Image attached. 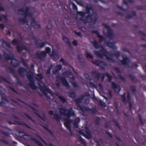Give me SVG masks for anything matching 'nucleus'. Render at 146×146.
<instances>
[{"label": "nucleus", "instance_id": "nucleus-1", "mask_svg": "<svg viewBox=\"0 0 146 146\" xmlns=\"http://www.w3.org/2000/svg\"><path fill=\"white\" fill-rule=\"evenodd\" d=\"M29 8L28 7L22 8L18 11L19 13L21 14L22 17H24V18H19V21L20 23L23 24V26H25L24 27H21L24 31H29L31 30V27L28 24V20L26 18V17L31 18L32 13L29 12Z\"/></svg>", "mask_w": 146, "mask_h": 146}, {"label": "nucleus", "instance_id": "nucleus-2", "mask_svg": "<svg viewBox=\"0 0 146 146\" xmlns=\"http://www.w3.org/2000/svg\"><path fill=\"white\" fill-rule=\"evenodd\" d=\"M59 113L61 115H63L67 118L65 119L66 121L64 122V124L70 133L72 134V131L70 124L73 121L69 119L71 116H75L74 111L72 108L68 109L65 107H62L60 109Z\"/></svg>", "mask_w": 146, "mask_h": 146}, {"label": "nucleus", "instance_id": "nucleus-3", "mask_svg": "<svg viewBox=\"0 0 146 146\" xmlns=\"http://www.w3.org/2000/svg\"><path fill=\"white\" fill-rule=\"evenodd\" d=\"M86 12L89 15L86 16V21L87 22L92 21L93 25H94L97 22L98 16L97 14L94 13L91 5L89 4H86Z\"/></svg>", "mask_w": 146, "mask_h": 146}, {"label": "nucleus", "instance_id": "nucleus-4", "mask_svg": "<svg viewBox=\"0 0 146 146\" xmlns=\"http://www.w3.org/2000/svg\"><path fill=\"white\" fill-rule=\"evenodd\" d=\"M104 27L107 29V36L110 38V40L107 43V46L113 49L116 50L117 49V47L114 45L116 43L111 41V40H113L114 37V35L113 30L106 24H104Z\"/></svg>", "mask_w": 146, "mask_h": 146}, {"label": "nucleus", "instance_id": "nucleus-5", "mask_svg": "<svg viewBox=\"0 0 146 146\" xmlns=\"http://www.w3.org/2000/svg\"><path fill=\"white\" fill-rule=\"evenodd\" d=\"M4 56L7 60H10L12 65L14 67H17L19 65L20 61L17 59L14 58V56L12 52L9 53V54L7 53H5Z\"/></svg>", "mask_w": 146, "mask_h": 146}, {"label": "nucleus", "instance_id": "nucleus-6", "mask_svg": "<svg viewBox=\"0 0 146 146\" xmlns=\"http://www.w3.org/2000/svg\"><path fill=\"white\" fill-rule=\"evenodd\" d=\"M12 43L15 45H17L16 48L18 52L20 53L23 50H25L26 51H28L29 49L28 48L21 42L16 39H14L12 41Z\"/></svg>", "mask_w": 146, "mask_h": 146}, {"label": "nucleus", "instance_id": "nucleus-7", "mask_svg": "<svg viewBox=\"0 0 146 146\" xmlns=\"http://www.w3.org/2000/svg\"><path fill=\"white\" fill-rule=\"evenodd\" d=\"M26 75L29 81V85L33 89L35 90L37 89V87L35 84V81L33 79V74L31 71L27 72Z\"/></svg>", "mask_w": 146, "mask_h": 146}, {"label": "nucleus", "instance_id": "nucleus-8", "mask_svg": "<svg viewBox=\"0 0 146 146\" xmlns=\"http://www.w3.org/2000/svg\"><path fill=\"white\" fill-rule=\"evenodd\" d=\"M38 83L40 87V90L41 92L48 99H50V96L48 95V93L50 95L53 96V94L52 91L48 88L46 86L43 85L42 86L39 85L38 82Z\"/></svg>", "mask_w": 146, "mask_h": 146}, {"label": "nucleus", "instance_id": "nucleus-9", "mask_svg": "<svg viewBox=\"0 0 146 146\" xmlns=\"http://www.w3.org/2000/svg\"><path fill=\"white\" fill-rule=\"evenodd\" d=\"M28 106L31 108L33 110V112L38 117L40 118L42 120L44 121H46V114L44 112H42V117L38 113V110L35 108H34L32 107L31 105H28Z\"/></svg>", "mask_w": 146, "mask_h": 146}, {"label": "nucleus", "instance_id": "nucleus-10", "mask_svg": "<svg viewBox=\"0 0 146 146\" xmlns=\"http://www.w3.org/2000/svg\"><path fill=\"white\" fill-rule=\"evenodd\" d=\"M46 53L44 51H38L35 54V58L40 60H43L46 56Z\"/></svg>", "mask_w": 146, "mask_h": 146}, {"label": "nucleus", "instance_id": "nucleus-11", "mask_svg": "<svg viewBox=\"0 0 146 146\" xmlns=\"http://www.w3.org/2000/svg\"><path fill=\"white\" fill-rule=\"evenodd\" d=\"M94 54L102 58H106L107 60L109 62H112L113 61V60L109 57H107L104 54L102 53V52H99L96 51H94Z\"/></svg>", "mask_w": 146, "mask_h": 146}, {"label": "nucleus", "instance_id": "nucleus-12", "mask_svg": "<svg viewBox=\"0 0 146 146\" xmlns=\"http://www.w3.org/2000/svg\"><path fill=\"white\" fill-rule=\"evenodd\" d=\"M33 39L35 42L36 47L41 48L43 47L48 42H38V40L36 37L33 35Z\"/></svg>", "mask_w": 146, "mask_h": 146}, {"label": "nucleus", "instance_id": "nucleus-13", "mask_svg": "<svg viewBox=\"0 0 146 146\" xmlns=\"http://www.w3.org/2000/svg\"><path fill=\"white\" fill-rule=\"evenodd\" d=\"M92 62L97 66L100 67L101 68V69L102 70L104 69L107 65L106 63L99 60L92 61Z\"/></svg>", "mask_w": 146, "mask_h": 146}, {"label": "nucleus", "instance_id": "nucleus-14", "mask_svg": "<svg viewBox=\"0 0 146 146\" xmlns=\"http://www.w3.org/2000/svg\"><path fill=\"white\" fill-rule=\"evenodd\" d=\"M79 133L80 134L85 136L88 139L91 138V135L90 134L89 131L88 130L87 131L80 130L79 131Z\"/></svg>", "mask_w": 146, "mask_h": 146}, {"label": "nucleus", "instance_id": "nucleus-15", "mask_svg": "<svg viewBox=\"0 0 146 146\" xmlns=\"http://www.w3.org/2000/svg\"><path fill=\"white\" fill-rule=\"evenodd\" d=\"M2 46L6 48H7L6 49L9 52V54L10 53L12 52L11 50H9V49H11V47L9 43L5 41H3L2 44Z\"/></svg>", "mask_w": 146, "mask_h": 146}, {"label": "nucleus", "instance_id": "nucleus-16", "mask_svg": "<svg viewBox=\"0 0 146 146\" xmlns=\"http://www.w3.org/2000/svg\"><path fill=\"white\" fill-rule=\"evenodd\" d=\"M17 72L19 74L23 77L25 76L27 72L26 69L23 67L19 68Z\"/></svg>", "mask_w": 146, "mask_h": 146}, {"label": "nucleus", "instance_id": "nucleus-17", "mask_svg": "<svg viewBox=\"0 0 146 146\" xmlns=\"http://www.w3.org/2000/svg\"><path fill=\"white\" fill-rule=\"evenodd\" d=\"M111 86L116 92H119L121 90L120 86L113 82H111Z\"/></svg>", "mask_w": 146, "mask_h": 146}, {"label": "nucleus", "instance_id": "nucleus-18", "mask_svg": "<svg viewBox=\"0 0 146 146\" xmlns=\"http://www.w3.org/2000/svg\"><path fill=\"white\" fill-rule=\"evenodd\" d=\"M130 62V60L127 57H123V59L121 60V63L127 67L129 66V64Z\"/></svg>", "mask_w": 146, "mask_h": 146}, {"label": "nucleus", "instance_id": "nucleus-19", "mask_svg": "<svg viewBox=\"0 0 146 146\" xmlns=\"http://www.w3.org/2000/svg\"><path fill=\"white\" fill-rule=\"evenodd\" d=\"M31 21V24L32 26L35 28L37 29L40 27V25L38 24H37L35 21V19L32 18V16Z\"/></svg>", "mask_w": 146, "mask_h": 146}, {"label": "nucleus", "instance_id": "nucleus-20", "mask_svg": "<svg viewBox=\"0 0 146 146\" xmlns=\"http://www.w3.org/2000/svg\"><path fill=\"white\" fill-rule=\"evenodd\" d=\"M91 74L98 80H99L100 78V75L101 74V73L96 71H92L91 72Z\"/></svg>", "mask_w": 146, "mask_h": 146}, {"label": "nucleus", "instance_id": "nucleus-21", "mask_svg": "<svg viewBox=\"0 0 146 146\" xmlns=\"http://www.w3.org/2000/svg\"><path fill=\"white\" fill-rule=\"evenodd\" d=\"M59 79L61 80L62 83L65 86L66 88H68L69 87L68 83L64 77H60Z\"/></svg>", "mask_w": 146, "mask_h": 146}, {"label": "nucleus", "instance_id": "nucleus-22", "mask_svg": "<svg viewBox=\"0 0 146 146\" xmlns=\"http://www.w3.org/2000/svg\"><path fill=\"white\" fill-rule=\"evenodd\" d=\"M56 95L58 97L60 100L64 103L66 102L67 100L63 96H60L59 93H57L56 94Z\"/></svg>", "mask_w": 146, "mask_h": 146}, {"label": "nucleus", "instance_id": "nucleus-23", "mask_svg": "<svg viewBox=\"0 0 146 146\" xmlns=\"http://www.w3.org/2000/svg\"><path fill=\"white\" fill-rule=\"evenodd\" d=\"M69 78H70V81L71 83L73 86L75 87H78V86L76 82H74V76L71 75L69 77Z\"/></svg>", "mask_w": 146, "mask_h": 146}, {"label": "nucleus", "instance_id": "nucleus-24", "mask_svg": "<svg viewBox=\"0 0 146 146\" xmlns=\"http://www.w3.org/2000/svg\"><path fill=\"white\" fill-rule=\"evenodd\" d=\"M61 65H57L53 71V72L55 74H57L61 69Z\"/></svg>", "mask_w": 146, "mask_h": 146}, {"label": "nucleus", "instance_id": "nucleus-25", "mask_svg": "<svg viewBox=\"0 0 146 146\" xmlns=\"http://www.w3.org/2000/svg\"><path fill=\"white\" fill-rule=\"evenodd\" d=\"M90 42L93 44L94 47L96 49H98L100 47V45L98 42L96 40L94 41H90Z\"/></svg>", "mask_w": 146, "mask_h": 146}, {"label": "nucleus", "instance_id": "nucleus-26", "mask_svg": "<svg viewBox=\"0 0 146 146\" xmlns=\"http://www.w3.org/2000/svg\"><path fill=\"white\" fill-rule=\"evenodd\" d=\"M82 108H83L84 110L86 111L90 110L91 111V113H95L97 111L96 109H90L89 108L84 106H82Z\"/></svg>", "mask_w": 146, "mask_h": 146}, {"label": "nucleus", "instance_id": "nucleus-27", "mask_svg": "<svg viewBox=\"0 0 146 146\" xmlns=\"http://www.w3.org/2000/svg\"><path fill=\"white\" fill-rule=\"evenodd\" d=\"M30 139L31 140L34 141L35 143L37 144L39 146H43L41 143L37 139L33 137H31Z\"/></svg>", "mask_w": 146, "mask_h": 146}, {"label": "nucleus", "instance_id": "nucleus-28", "mask_svg": "<svg viewBox=\"0 0 146 146\" xmlns=\"http://www.w3.org/2000/svg\"><path fill=\"white\" fill-rule=\"evenodd\" d=\"M50 56L53 57L56 59L58 58H59L58 54L55 53L53 50H52L51 53L50 54Z\"/></svg>", "mask_w": 146, "mask_h": 146}, {"label": "nucleus", "instance_id": "nucleus-29", "mask_svg": "<svg viewBox=\"0 0 146 146\" xmlns=\"http://www.w3.org/2000/svg\"><path fill=\"white\" fill-rule=\"evenodd\" d=\"M37 137L39 138V139H40V140L45 145H46V146L48 145L49 146H54L53 144H51L50 143H48V144L45 141H44L42 139V138L40 137V136L39 135H38Z\"/></svg>", "mask_w": 146, "mask_h": 146}, {"label": "nucleus", "instance_id": "nucleus-30", "mask_svg": "<svg viewBox=\"0 0 146 146\" xmlns=\"http://www.w3.org/2000/svg\"><path fill=\"white\" fill-rule=\"evenodd\" d=\"M21 62L24 66L28 68V64L26 63L25 60L22 57L21 58Z\"/></svg>", "mask_w": 146, "mask_h": 146}, {"label": "nucleus", "instance_id": "nucleus-31", "mask_svg": "<svg viewBox=\"0 0 146 146\" xmlns=\"http://www.w3.org/2000/svg\"><path fill=\"white\" fill-rule=\"evenodd\" d=\"M13 76L16 78V83L20 85H22V83L19 78L17 76L15 75H14Z\"/></svg>", "mask_w": 146, "mask_h": 146}, {"label": "nucleus", "instance_id": "nucleus-32", "mask_svg": "<svg viewBox=\"0 0 146 146\" xmlns=\"http://www.w3.org/2000/svg\"><path fill=\"white\" fill-rule=\"evenodd\" d=\"M6 69L8 72L11 73L13 74V75H14L15 71L11 68L10 67H8L6 68Z\"/></svg>", "mask_w": 146, "mask_h": 146}, {"label": "nucleus", "instance_id": "nucleus-33", "mask_svg": "<svg viewBox=\"0 0 146 146\" xmlns=\"http://www.w3.org/2000/svg\"><path fill=\"white\" fill-rule=\"evenodd\" d=\"M81 97H80L76 99L75 100V102H76L78 104H79L80 103L83 99V97H84L83 96H82Z\"/></svg>", "mask_w": 146, "mask_h": 146}, {"label": "nucleus", "instance_id": "nucleus-34", "mask_svg": "<svg viewBox=\"0 0 146 146\" xmlns=\"http://www.w3.org/2000/svg\"><path fill=\"white\" fill-rule=\"evenodd\" d=\"M132 15L131 14H128L126 16V18L130 19L133 17V16H135L136 15V14L135 12L132 11L131 12Z\"/></svg>", "mask_w": 146, "mask_h": 146}, {"label": "nucleus", "instance_id": "nucleus-35", "mask_svg": "<svg viewBox=\"0 0 146 146\" xmlns=\"http://www.w3.org/2000/svg\"><path fill=\"white\" fill-rule=\"evenodd\" d=\"M38 78H36L39 82H40L41 80L43 78V76L42 74H37L36 75Z\"/></svg>", "mask_w": 146, "mask_h": 146}, {"label": "nucleus", "instance_id": "nucleus-36", "mask_svg": "<svg viewBox=\"0 0 146 146\" xmlns=\"http://www.w3.org/2000/svg\"><path fill=\"white\" fill-rule=\"evenodd\" d=\"M98 37L99 38V41L100 42H101L104 40V42H105L106 40L103 36L100 35H98Z\"/></svg>", "mask_w": 146, "mask_h": 146}, {"label": "nucleus", "instance_id": "nucleus-37", "mask_svg": "<svg viewBox=\"0 0 146 146\" xmlns=\"http://www.w3.org/2000/svg\"><path fill=\"white\" fill-rule=\"evenodd\" d=\"M53 119H56L57 121L58 122L60 120V117L58 114H54L53 115Z\"/></svg>", "mask_w": 146, "mask_h": 146}, {"label": "nucleus", "instance_id": "nucleus-38", "mask_svg": "<svg viewBox=\"0 0 146 146\" xmlns=\"http://www.w3.org/2000/svg\"><path fill=\"white\" fill-rule=\"evenodd\" d=\"M77 13L78 14L80 15L82 17H81L80 18V19L81 20H82L83 17H84L86 14V13L81 11L78 12Z\"/></svg>", "mask_w": 146, "mask_h": 146}, {"label": "nucleus", "instance_id": "nucleus-39", "mask_svg": "<svg viewBox=\"0 0 146 146\" xmlns=\"http://www.w3.org/2000/svg\"><path fill=\"white\" fill-rule=\"evenodd\" d=\"M78 139L85 146L86 145V142L85 141L82 139L81 136H80L78 137Z\"/></svg>", "mask_w": 146, "mask_h": 146}, {"label": "nucleus", "instance_id": "nucleus-40", "mask_svg": "<svg viewBox=\"0 0 146 146\" xmlns=\"http://www.w3.org/2000/svg\"><path fill=\"white\" fill-rule=\"evenodd\" d=\"M78 139L85 146L86 145V142L85 141L82 139L81 136H80L78 137Z\"/></svg>", "mask_w": 146, "mask_h": 146}, {"label": "nucleus", "instance_id": "nucleus-41", "mask_svg": "<svg viewBox=\"0 0 146 146\" xmlns=\"http://www.w3.org/2000/svg\"><path fill=\"white\" fill-rule=\"evenodd\" d=\"M105 75L108 78V80L109 82H111L112 80V78L110 74L107 73H106L105 74Z\"/></svg>", "mask_w": 146, "mask_h": 146}, {"label": "nucleus", "instance_id": "nucleus-42", "mask_svg": "<svg viewBox=\"0 0 146 146\" xmlns=\"http://www.w3.org/2000/svg\"><path fill=\"white\" fill-rule=\"evenodd\" d=\"M62 39L64 42H65L66 43L70 44V42L69 41L67 37L66 36H63Z\"/></svg>", "mask_w": 146, "mask_h": 146}, {"label": "nucleus", "instance_id": "nucleus-43", "mask_svg": "<svg viewBox=\"0 0 146 146\" xmlns=\"http://www.w3.org/2000/svg\"><path fill=\"white\" fill-rule=\"evenodd\" d=\"M71 5L72 6L73 9L74 11H77L78 9L77 8V6L75 5V4L73 3H71Z\"/></svg>", "mask_w": 146, "mask_h": 146}, {"label": "nucleus", "instance_id": "nucleus-44", "mask_svg": "<svg viewBox=\"0 0 146 146\" xmlns=\"http://www.w3.org/2000/svg\"><path fill=\"white\" fill-rule=\"evenodd\" d=\"M129 78H130L132 81H133L135 78V76L132 74H130L129 75Z\"/></svg>", "mask_w": 146, "mask_h": 146}, {"label": "nucleus", "instance_id": "nucleus-45", "mask_svg": "<svg viewBox=\"0 0 146 146\" xmlns=\"http://www.w3.org/2000/svg\"><path fill=\"white\" fill-rule=\"evenodd\" d=\"M75 93L74 92H70L69 94V97L73 99L75 98Z\"/></svg>", "mask_w": 146, "mask_h": 146}, {"label": "nucleus", "instance_id": "nucleus-46", "mask_svg": "<svg viewBox=\"0 0 146 146\" xmlns=\"http://www.w3.org/2000/svg\"><path fill=\"white\" fill-rule=\"evenodd\" d=\"M24 114L30 120H31L33 122H34V120L28 114H27L26 113H24Z\"/></svg>", "mask_w": 146, "mask_h": 146}, {"label": "nucleus", "instance_id": "nucleus-47", "mask_svg": "<svg viewBox=\"0 0 146 146\" xmlns=\"http://www.w3.org/2000/svg\"><path fill=\"white\" fill-rule=\"evenodd\" d=\"M114 55L117 58H118L120 56V52L118 51H115L114 53Z\"/></svg>", "mask_w": 146, "mask_h": 146}, {"label": "nucleus", "instance_id": "nucleus-48", "mask_svg": "<svg viewBox=\"0 0 146 146\" xmlns=\"http://www.w3.org/2000/svg\"><path fill=\"white\" fill-rule=\"evenodd\" d=\"M3 17L4 19L5 22H7V19L6 16L5 15H1V18Z\"/></svg>", "mask_w": 146, "mask_h": 146}, {"label": "nucleus", "instance_id": "nucleus-49", "mask_svg": "<svg viewBox=\"0 0 146 146\" xmlns=\"http://www.w3.org/2000/svg\"><path fill=\"white\" fill-rule=\"evenodd\" d=\"M51 68V66H50L48 67V69L46 70V74L47 75H49L50 74Z\"/></svg>", "mask_w": 146, "mask_h": 146}, {"label": "nucleus", "instance_id": "nucleus-50", "mask_svg": "<svg viewBox=\"0 0 146 146\" xmlns=\"http://www.w3.org/2000/svg\"><path fill=\"white\" fill-rule=\"evenodd\" d=\"M118 77L121 80L124 82L125 81V78L123 77L120 74H119Z\"/></svg>", "mask_w": 146, "mask_h": 146}, {"label": "nucleus", "instance_id": "nucleus-51", "mask_svg": "<svg viewBox=\"0 0 146 146\" xmlns=\"http://www.w3.org/2000/svg\"><path fill=\"white\" fill-rule=\"evenodd\" d=\"M133 1L132 0H128L127 1V2L125 0H123V3L125 4L127 6V3H133Z\"/></svg>", "mask_w": 146, "mask_h": 146}, {"label": "nucleus", "instance_id": "nucleus-52", "mask_svg": "<svg viewBox=\"0 0 146 146\" xmlns=\"http://www.w3.org/2000/svg\"><path fill=\"white\" fill-rule=\"evenodd\" d=\"M95 123L97 125H98L99 124L100 121V119L98 117H96L95 119Z\"/></svg>", "mask_w": 146, "mask_h": 146}, {"label": "nucleus", "instance_id": "nucleus-53", "mask_svg": "<svg viewBox=\"0 0 146 146\" xmlns=\"http://www.w3.org/2000/svg\"><path fill=\"white\" fill-rule=\"evenodd\" d=\"M131 89L133 93H135L136 91V88L134 86H132L131 87Z\"/></svg>", "mask_w": 146, "mask_h": 146}, {"label": "nucleus", "instance_id": "nucleus-54", "mask_svg": "<svg viewBox=\"0 0 146 146\" xmlns=\"http://www.w3.org/2000/svg\"><path fill=\"white\" fill-rule=\"evenodd\" d=\"M125 96V93H124L123 95L122 96V101L123 102H124V103L126 102Z\"/></svg>", "mask_w": 146, "mask_h": 146}, {"label": "nucleus", "instance_id": "nucleus-55", "mask_svg": "<svg viewBox=\"0 0 146 146\" xmlns=\"http://www.w3.org/2000/svg\"><path fill=\"white\" fill-rule=\"evenodd\" d=\"M1 81H3L7 83H9L8 81L5 78L1 76Z\"/></svg>", "mask_w": 146, "mask_h": 146}, {"label": "nucleus", "instance_id": "nucleus-56", "mask_svg": "<svg viewBox=\"0 0 146 146\" xmlns=\"http://www.w3.org/2000/svg\"><path fill=\"white\" fill-rule=\"evenodd\" d=\"M2 142L4 144L7 145L8 144V142L4 139H1V142Z\"/></svg>", "mask_w": 146, "mask_h": 146}, {"label": "nucleus", "instance_id": "nucleus-57", "mask_svg": "<svg viewBox=\"0 0 146 146\" xmlns=\"http://www.w3.org/2000/svg\"><path fill=\"white\" fill-rule=\"evenodd\" d=\"M1 134H2L5 135H7V136H9V132H4L1 130Z\"/></svg>", "mask_w": 146, "mask_h": 146}, {"label": "nucleus", "instance_id": "nucleus-58", "mask_svg": "<svg viewBox=\"0 0 146 146\" xmlns=\"http://www.w3.org/2000/svg\"><path fill=\"white\" fill-rule=\"evenodd\" d=\"M113 122H114L115 125H116V126H117V127H118V129H121V128L120 127V126L117 123V122H116V121L114 120H113Z\"/></svg>", "mask_w": 146, "mask_h": 146}, {"label": "nucleus", "instance_id": "nucleus-59", "mask_svg": "<svg viewBox=\"0 0 146 146\" xmlns=\"http://www.w3.org/2000/svg\"><path fill=\"white\" fill-rule=\"evenodd\" d=\"M74 32L76 35L81 37H82V35L80 32H77L76 31H74Z\"/></svg>", "mask_w": 146, "mask_h": 146}, {"label": "nucleus", "instance_id": "nucleus-60", "mask_svg": "<svg viewBox=\"0 0 146 146\" xmlns=\"http://www.w3.org/2000/svg\"><path fill=\"white\" fill-rule=\"evenodd\" d=\"M86 58H93V56L91 54L87 53L86 55Z\"/></svg>", "mask_w": 146, "mask_h": 146}, {"label": "nucleus", "instance_id": "nucleus-61", "mask_svg": "<svg viewBox=\"0 0 146 146\" xmlns=\"http://www.w3.org/2000/svg\"><path fill=\"white\" fill-rule=\"evenodd\" d=\"M45 50L46 51L45 52H46V53H50L51 51V49L49 47H46L45 48Z\"/></svg>", "mask_w": 146, "mask_h": 146}, {"label": "nucleus", "instance_id": "nucleus-62", "mask_svg": "<svg viewBox=\"0 0 146 146\" xmlns=\"http://www.w3.org/2000/svg\"><path fill=\"white\" fill-rule=\"evenodd\" d=\"M90 84L92 87L94 88H96L97 86L94 84L93 82H89Z\"/></svg>", "mask_w": 146, "mask_h": 146}, {"label": "nucleus", "instance_id": "nucleus-63", "mask_svg": "<svg viewBox=\"0 0 146 146\" xmlns=\"http://www.w3.org/2000/svg\"><path fill=\"white\" fill-rule=\"evenodd\" d=\"M104 75H105V74L103 73H101V74L100 75V78L101 77V80L103 81L104 80Z\"/></svg>", "mask_w": 146, "mask_h": 146}, {"label": "nucleus", "instance_id": "nucleus-64", "mask_svg": "<svg viewBox=\"0 0 146 146\" xmlns=\"http://www.w3.org/2000/svg\"><path fill=\"white\" fill-rule=\"evenodd\" d=\"M9 88L10 90H12L13 92H14L16 94L17 93V91L13 88L12 87H9Z\"/></svg>", "mask_w": 146, "mask_h": 146}]
</instances>
